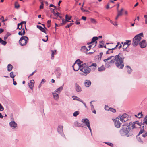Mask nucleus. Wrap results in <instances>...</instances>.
<instances>
[{"label":"nucleus","mask_w":147,"mask_h":147,"mask_svg":"<svg viewBox=\"0 0 147 147\" xmlns=\"http://www.w3.org/2000/svg\"><path fill=\"white\" fill-rule=\"evenodd\" d=\"M62 22L61 23L59 24V26H62L65 24H66L67 22H69V21L67 20L66 19L65 20L63 18L62 19Z\"/></svg>","instance_id":"nucleus-18"},{"label":"nucleus","mask_w":147,"mask_h":147,"mask_svg":"<svg viewBox=\"0 0 147 147\" xmlns=\"http://www.w3.org/2000/svg\"><path fill=\"white\" fill-rule=\"evenodd\" d=\"M142 114L141 113H139L138 114H137V115H135V116L136 117H137L139 118H141V117L142 116Z\"/></svg>","instance_id":"nucleus-43"},{"label":"nucleus","mask_w":147,"mask_h":147,"mask_svg":"<svg viewBox=\"0 0 147 147\" xmlns=\"http://www.w3.org/2000/svg\"><path fill=\"white\" fill-rule=\"evenodd\" d=\"M63 88V85L62 86H61L57 89L55 90V91L54 92L58 93L60 94V92L62 91Z\"/></svg>","instance_id":"nucleus-16"},{"label":"nucleus","mask_w":147,"mask_h":147,"mask_svg":"<svg viewBox=\"0 0 147 147\" xmlns=\"http://www.w3.org/2000/svg\"><path fill=\"white\" fill-rule=\"evenodd\" d=\"M76 89L77 92H80L81 91V89L78 84L76 83L75 84Z\"/></svg>","instance_id":"nucleus-17"},{"label":"nucleus","mask_w":147,"mask_h":147,"mask_svg":"<svg viewBox=\"0 0 147 147\" xmlns=\"http://www.w3.org/2000/svg\"><path fill=\"white\" fill-rule=\"evenodd\" d=\"M74 125L76 127H84L82 125L78 122L77 121H76L74 122Z\"/></svg>","instance_id":"nucleus-22"},{"label":"nucleus","mask_w":147,"mask_h":147,"mask_svg":"<svg viewBox=\"0 0 147 147\" xmlns=\"http://www.w3.org/2000/svg\"><path fill=\"white\" fill-rule=\"evenodd\" d=\"M135 123H133L132 124V129H134V128H136V127L135 126ZM131 130H132V129H131Z\"/></svg>","instance_id":"nucleus-60"},{"label":"nucleus","mask_w":147,"mask_h":147,"mask_svg":"<svg viewBox=\"0 0 147 147\" xmlns=\"http://www.w3.org/2000/svg\"><path fill=\"white\" fill-rule=\"evenodd\" d=\"M113 57V56H111L108 57V58H107V59H105L104 60V61L105 62H106L107 61L111 59L112 57Z\"/></svg>","instance_id":"nucleus-39"},{"label":"nucleus","mask_w":147,"mask_h":147,"mask_svg":"<svg viewBox=\"0 0 147 147\" xmlns=\"http://www.w3.org/2000/svg\"><path fill=\"white\" fill-rule=\"evenodd\" d=\"M92 102H93L92 101L91 102H90V106L91 107V109H94V107L93 105H92Z\"/></svg>","instance_id":"nucleus-54"},{"label":"nucleus","mask_w":147,"mask_h":147,"mask_svg":"<svg viewBox=\"0 0 147 147\" xmlns=\"http://www.w3.org/2000/svg\"><path fill=\"white\" fill-rule=\"evenodd\" d=\"M26 21H22L20 23L18 24V26L19 25H22V24H23L24 23H25V29L26 30H27V29L26 28Z\"/></svg>","instance_id":"nucleus-33"},{"label":"nucleus","mask_w":147,"mask_h":147,"mask_svg":"<svg viewBox=\"0 0 147 147\" xmlns=\"http://www.w3.org/2000/svg\"><path fill=\"white\" fill-rule=\"evenodd\" d=\"M81 10L83 12H87L88 11L87 10H86L84 9L83 8V7H81L80 8Z\"/></svg>","instance_id":"nucleus-56"},{"label":"nucleus","mask_w":147,"mask_h":147,"mask_svg":"<svg viewBox=\"0 0 147 147\" xmlns=\"http://www.w3.org/2000/svg\"><path fill=\"white\" fill-rule=\"evenodd\" d=\"M131 123L129 122V124H125V125H123V126H124L125 125H126L127 127H128L129 125H131Z\"/></svg>","instance_id":"nucleus-63"},{"label":"nucleus","mask_w":147,"mask_h":147,"mask_svg":"<svg viewBox=\"0 0 147 147\" xmlns=\"http://www.w3.org/2000/svg\"><path fill=\"white\" fill-rule=\"evenodd\" d=\"M79 114V112L78 111H75L73 113V116L74 117H76Z\"/></svg>","instance_id":"nucleus-35"},{"label":"nucleus","mask_w":147,"mask_h":147,"mask_svg":"<svg viewBox=\"0 0 147 147\" xmlns=\"http://www.w3.org/2000/svg\"><path fill=\"white\" fill-rule=\"evenodd\" d=\"M20 7V5L17 2H16L15 3V7L17 9L18 8Z\"/></svg>","instance_id":"nucleus-34"},{"label":"nucleus","mask_w":147,"mask_h":147,"mask_svg":"<svg viewBox=\"0 0 147 147\" xmlns=\"http://www.w3.org/2000/svg\"><path fill=\"white\" fill-rule=\"evenodd\" d=\"M74 24V23H70L69 24L67 25V26H66V28H69L70 26H71L72 25Z\"/></svg>","instance_id":"nucleus-48"},{"label":"nucleus","mask_w":147,"mask_h":147,"mask_svg":"<svg viewBox=\"0 0 147 147\" xmlns=\"http://www.w3.org/2000/svg\"><path fill=\"white\" fill-rule=\"evenodd\" d=\"M144 131V128H143L142 129H141L140 130V132H139L137 136H138L139 135H140V134L142 133Z\"/></svg>","instance_id":"nucleus-49"},{"label":"nucleus","mask_w":147,"mask_h":147,"mask_svg":"<svg viewBox=\"0 0 147 147\" xmlns=\"http://www.w3.org/2000/svg\"><path fill=\"white\" fill-rule=\"evenodd\" d=\"M51 51L52 52V54H51V59H53L54 58L55 53L56 52V50H55L54 51L52 50Z\"/></svg>","instance_id":"nucleus-31"},{"label":"nucleus","mask_w":147,"mask_h":147,"mask_svg":"<svg viewBox=\"0 0 147 147\" xmlns=\"http://www.w3.org/2000/svg\"><path fill=\"white\" fill-rule=\"evenodd\" d=\"M72 97H74V98H73V100H77L81 102L82 100L81 99L76 96H73Z\"/></svg>","instance_id":"nucleus-27"},{"label":"nucleus","mask_w":147,"mask_h":147,"mask_svg":"<svg viewBox=\"0 0 147 147\" xmlns=\"http://www.w3.org/2000/svg\"><path fill=\"white\" fill-rule=\"evenodd\" d=\"M82 19L84 20H86V17L82 16Z\"/></svg>","instance_id":"nucleus-64"},{"label":"nucleus","mask_w":147,"mask_h":147,"mask_svg":"<svg viewBox=\"0 0 147 147\" xmlns=\"http://www.w3.org/2000/svg\"><path fill=\"white\" fill-rule=\"evenodd\" d=\"M138 136H136V137L137 139V140L138 141L141 143H143V141L141 139V138L139 137H138Z\"/></svg>","instance_id":"nucleus-37"},{"label":"nucleus","mask_w":147,"mask_h":147,"mask_svg":"<svg viewBox=\"0 0 147 147\" xmlns=\"http://www.w3.org/2000/svg\"><path fill=\"white\" fill-rule=\"evenodd\" d=\"M97 65L96 63H92L89 65L86 63H83L80 60H77L74 65L72 66L74 70L76 71L78 69L83 72L84 74L87 75L89 74L91 71H94L96 68Z\"/></svg>","instance_id":"nucleus-1"},{"label":"nucleus","mask_w":147,"mask_h":147,"mask_svg":"<svg viewBox=\"0 0 147 147\" xmlns=\"http://www.w3.org/2000/svg\"><path fill=\"white\" fill-rule=\"evenodd\" d=\"M105 143L111 147L113 146V144L111 143L105 142Z\"/></svg>","instance_id":"nucleus-50"},{"label":"nucleus","mask_w":147,"mask_h":147,"mask_svg":"<svg viewBox=\"0 0 147 147\" xmlns=\"http://www.w3.org/2000/svg\"><path fill=\"white\" fill-rule=\"evenodd\" d=\"M81 51L82 52H85L88 51V48L86 46H83L81 47Z\"/></svg>","instance_id":"nucleus-19"},{"label":"nucleus","mask_w":147,"mask_h":147,"mask_svg":"<svg viewBox=\"0 0 147 147\" xmlns=\"http://www.w3.org/2000/svg\"><path fill=\"white\" fill-rule=\"evenodd\" d=\"M107 49H108V50H107L106 52V54H107L112 53L113 52V51L111 50L110 48H107Z\"/></svg>","instance_id":"nucleus-30"},{"label":"nucleus","mask_w":147,"mask_h":147,"mask_svg":"<svg viewBox=\"0 0 147 147\" xmlns=\"http://www.w3.org/2000/svg\"><path fill=\"white\" fill-rule=\"evenodd\" d=\"M111 63L109 62H105V66L107 68H109L110 66V64Z\"/></svg>","instance_id":"nucleus-36"},{"label":"nucleus","mask_w":147,"mask_h":147,"mask_svg":"<svg viewBox=\"0 0 147 147\" xmlns=\"http://www.w3.org/2000/svg\"><path fill=\"white\" fill-rule=\"evenodd\" d=\"M55 9H53L52 8L50 9V10L51 12H52L55 16H58L59 14H60L58 12H57V13H56L54 11Z\"/></svg>","instance_id":"nucleus-20"},{"label":"nucleus","mask_w":147,"mask_h":147,"mask_svg":"<svg viewBox=\"0 0 147 147\" xmlns=\"http://www.w3.org/2000/svg\"><path fill=\"white\" fill-rule=\"evenodd\" d=\"M129 46V45H125V44L124 43L123 46V49H125L128 47Z\"/></svg>","instance_id":"nucleus-44"},{"label":"nucleus","mask_w":147,"mask_h":147,"mask_svg":"<svg viewBox=\"0 0 147 147\" xmlns=\"http://www.w3.org/2000/svg\"><path fill=\"white\" fill-rule=\"evenodd\" d=\"M91 22L92 23L94 24H96L97 23V22L96 20L93 18H91L90 19Z\"/></svg>","instance_id":"nucleus-42"},{"label":"nucleus","mask_w":147,"mask_h":147,"mask_svg":"<svg viewBox=\"0 0 147 147\" xmlns=\"http://www.w3.org/2000/svg\"><path fill=\"white\" fill-rule=\"evenodd\" d=\"M98 37H93L92 41L89 42H88L87 43V44L88 45H90V44H93V43H94V42H95V45L94 46V47H95L96 45V43H97V42L96 41L98 40Z\"/></svg>","instance_id":"nucleus-8"},{"label":"nucleus","mask_w":147,"mask_h":147,"mask_svg":"<svg viewBox=\"0 0 147 147\" xmlns=\"http://www.w3.org/2000/svg\"><path fill=\"white\" fill-rule=\"evenodd\" d=\"M59 94L55 92H53L52 93L53 98L55 100L57 101L59 98Z\"/></svg>","instance_id":"nucleus-14"},{"label":"nucleus","mask_w":147,"mask_h":147,"mask_svg":"<svg viewBox=\"0 0 147 147\" xmlns=\"http://www.w3.org/2000/svg\"><path fill=\"white\" fill-rule=\"evenodd\" d=\"M13 66L10 64H9L7 66V70L9 71H11L13 68Z\"/></svg>","instance_id":"nucleus-25"},{"label":"nucleus","mask_w":147,"mask_h":147,"mask_svg":"<svg viewBox=\"0 0 147 147\" xmlns=\"http://www.w3.org/2000/svg\"><path fill=\"white\" fill-rule=\"evenodd\" d=\"M131 42V40H127L126 41V42L124 43L125 45H129V46L130 45V44H129V43Z\"/></svg>","instance_id":"nucleus-45"},{"label":"nucleus","mask_w":147,"mask_h":147,"mask_svg":"<svg viewBox=\"0 0 147 147\" xmlns=\"http://www.w3.org/2000/svg\"><path fill=\"white\" fill-rule=\"evenodd\" d=\"M106 44L107 45H110L109 46H108V48H111L112 47H114V44L113 43H106Z\"/></svg>","instance_id":"nucleus-38"},{"label":"nucleus","mask_w":147,"mask_h":147,"mask_svg":"<svg viewBox=\"0 0 147 147\" xmlns=\"http://www.w3.org/2000/svg\"><path fill=\"white\" fill-rule=\"evenodd\" d=\"M107 20L109 21L113 25H114L115 26H117V25L116 24V23L115 22V23H113L112 20H111L109 18H106Z\"/></svg>","instance_id":"nucleus-32"},{"label":"nucleus","mask_w":147,"mask_h":147,"mask_svg":"<svg viewBox=\"0 0 147 147\" xmlns=\"http://www.w3.org/2000/svg\"><path fill=\"white\" fill-rule=\"evenodd\" d=\"M124 57L121 53H119L115 56L113 59L110 61L112 64L115 63V65L117 68L120 69H123L124 66Z\"/></svg>","instance_id":"nucleus-2"},{"label":"nucleus","mask_w":147,"mask_h":147,"mask_svg":"<svg viewBox=\"0 0 147 147\" xmlns=\"http://www.w3.org/2000/svg\"><path fill=\"white\" fill-rule=\"evenodd\" d=\"M10 127L13 129H15L17 127V124L14 121H11L9 123Z\"/></svg>","instance_id":"nucleus-11"},{"label":"nucleus","mask_w":147,"mask_h":147,"mask_svg":"<svg viewBox=\"0 0 147 147\" xmlns=\"http://www.w3.org/2000/svg\"><path fill=\"white\" fill-rule=\"evenodd\" d=\"M65 19L67 20H68L69 21V20H71V16H70V17H69L68 15L67 14L65 15Z\"/></svg>","instance_id":"nucleus-40"},{"label":"nucleus","mask_w":147,"mask_h":147,"mask_svg":"<svg viewBox=\"0 0 147 147\" xmlns=\"http://www.w3.org/2000/svg\"><path fill=\"white\" fill-rule=\"evenodd\" d=\"M25 33V30L24 28L22 29V30L20 32H18V34L19 35L22 36L24 35Z\"/></svg>","instance_id":"nucleus-21"},{"label":"nucleus","mask_w":147,"mask_h":147,"mask_svg":"<svg viewBox=\"0 0 147 147\" xmlns=\"http://www.w3.org/2000/svg\"><path fill=\"white\" fill-rule=\"evenodd\" d=\"M82 122L85 124V125L87 126L89 129L90 132L92 133V130L90 125V121L87 118L82 119Z\"/></svg>","instance_id":"nucleus-6"},{"label":"nucleus","mask_w":147,"mask_h":147,"mask_svg":"<svg viewBox=\"0 0 147 147\" xmlns=\"http://www.w3.org/2000/svg\"><path fill=\"white\" fill-rule=\"evenodd\" d=\"M98 71H102L105 70V68L103 65H102L101 67L98 68Z\"/></svg>","instance_id":"nucleus-24"},{"label":"nucleus","mask_w":147,"mask_h":147,"mask_svg":"<svg viewBox=\"0 0 147 147\" xmlns=\"http://www.w3.org/2000/svg\"><path fill=\"white\" fill-rule=\"evenodd\" d=\"M4 108L2 105L0 106V111H2L4 110Z\"/></svg>","instance_id":"nucleus-61"},{"label":"nucleus","mask_w":147,"mask_h":147,"mask_svg":"<svg viewBox=\"0 0 147 147\" xmlns=\"http://www.w3.org/2000/svg\"><path fill=\"white\" fill-rule=\"evenodd\" d=\"M128 115L126 113H124L121 117H118L120 118V119L122 122H125L128 120Z\"/></svg>","instance_id":"nucleus-7"},{"label":"nucleus","mask_w":147,"mask_h":147,"mask_svg":"<svg viewBox=\"0 0 147 147\" xmlns=\"http://www.w3.org/2000/svg\"><path fill=\"white\" fill-rule=\"evenodd\" d=\"M90 45H89V46H88V50H90V49H91V47H92V45L93 44H92V45H91V44H90Z\"/></svg>","instance_id":"nucleus-55"},{"label":"nucleus","mask_w":147,"mask_h":147,"mask_svg":"<svg viewBox=\"0 0 147 147\" xmlns=\"http://www.w3.org/2000/svg\"><path fill=\"white\" fill-rule=\"evenodd\" d=\"M147 117V116H146L145 117V118H144V120H145L144 122H143L142 123V124L144 125L145 123L146 124V125H147V119H146Z\"/></svg>","instance_id":"nucleus-46"},{"label":"nucleus","mask_w":147,"mask_h":147,"mask_svg":"<svg viewBox=\"0 0 147 147\" xmlns=\"http://www.w3.org/2000/svg\"><path fill=\"white\" fill-rule=\"evenodd\" d=\"M37 28H39V29L41 31H42V32H43L46 34L45 30L43 27L39 25H37Z\"/></svg>","instance_id":"nucleus-23"},{"label":"nucleus","mask_w":147,"mask_h":147,"mask_svg":"<svg viewBox=\"0 0 147 147\" xmlns=\"http://www.w3.org/2000/svg\"><path fill=\"white\" fill-rule=\"evenodd\" d=\"M22 25H18V28H17L19 29V30H21L22 29Z\"/></svg>","instance_id":"nucleus-62"},{"label":"nucleus","mask_w":147,"mask_h":147,"mask_svg":"<svg viewBox=\"0 0 147 147\" xmlns=\"http://www.w3.org/2000/svg\"><path fill=\"white\" fill-rule=\"evenodd\" d=\"M41 5L40 6V9H43V8L44 4L43 2H41Z\"/></svg>","instance_id":"nucleus-51"},{"label":"nucleus","mask_w":147,"mask_h":147,"mask_svg":"<svg viewBox=\"0 0 147 147\" xmlns=\"http://www.w3.org/2000/svg\"><path fill=\"white\" fill-rule=\"evenodd\" d=\"M0 43L4 45H5L7 43L6 41L3 40L1 38H0Z\"/></svg>","instance_id":"nucleus-29"},{"label":"nucleus","mask_w":147,"mask_h":147,"mask_svg":"<svg viewBox=\"0 0 147 147\" xmlns=\"http://www.w3.org/2000/svg\"><path fill=\"white\" fill-rule=\"evenodd\" d=\"M123 10V8H122L120 11H119L118 10H117V12H118L117 15H118V16H121L123 14L122 12Z\"/></svg>","instance_id":"nucleus-26"},{"label":"nucleus","mask_w":147,"mask_h":147,"mask_svg":"<svg viewBox=\"0 0 147 147\" xmlns=\"http://www.w3.org/2000/svg\"><path fill=\"white\" fill-rule=\"evenodd\" d=\"M126 67L128 68L127 72L129 74H130L132 71L131 68L129 66H126Z\"/></svg>","instance_id":"nucleus-28"},{"label":"nucleus","mask_w":147,"mask_h":147,"mask_svg":"<svg viewBox=\"0 0 147 147\" xmlns=\"http://www.w3.org/2000/svg\"><path fill=\"white\" fill-rule=\"evenodd\" d=\"M34 81L33 80H32L30 81V82L28 83V85L30 88L31 90H33L34 85Z\"/></svg>","instance_id":"nucleus-12"},{"label":"nucleus","mask_w":147,"mask_h":147,"mask_svg":"<svg viewBox=\"0 0 147 147\" xmlns=\"http://www.w3.org/2000/svg\"><path fill=\"white\" fill-rule=\"evenodd\" d=\"M10 77L12 78H13L15 76V75L14 74V72H11L10 73Z\"/></svg>","instance_id":"nucleus-41"},{"label":"nucleus","mask_w":147,"mask_h":147,"mask_svg":"<svg viewBox=\"0 0 147 147\" xmlns=\"http://www.w3.org/2000/svg\"><path fill=\"white\" fill-rule=\"evenodd\" d=\"M109 110L113 113L116 112L115 109L112 108H109Z\"/></svg>","instance_id":"nucleus-47"},{"label":"nucleus","mask_w":147,"mask_h":147,"mask_svg":"<svg viewBox=\"0 0 147 147\" xmlns=\"http://www.w3.org/2000/svg\"><path fill=\"white\" fill-rule=\"evenodd\" d=\"M84 84L86 87H88L91 85V83L90 81L86 80L84 81Z\"/></svg>","instance_id":"nucleus-15"},{"label":"nucleus","mask_w":147,"mask_h":147,"mask_svg":"<svg viewBox=\"0 0 147 147\" xmlns=\"http://www.w3.org/2000/svg\"><path fill=\"white\" fill-rule=\"evenodd\" d=\"M139 44L141 48H144L147 45V43L146 40H142L140 42Z\"/></svg>","instance_id":"nucleus-10"},{"label":"nucleus","mask_w":147,"mask_h":147,"mask_svg":"<svg viewBox=\"0 0 147 147\" xmlns=\"http://www.w3.org/2000/svg\"><path fill=\"white\" fill-rule=\"evenodd\" d=\"M121 123L119 121V118H117L115 120L114 125L116 127L119 128L120 127Z\"/></svg>","instance_id":"nucleus-9"},{"label":"nucleus","mask_w":147,"mask_h":147,"mask_svg":"<svg viewBox=\"0 0 147 147\" xmlns=\"http://www.w3.org/2000/svg\"><path fill=\"white\" fill-rule=\"evenodd\" d=\"M46 37L47 38V39H46V40H45L44 39H42V40L44 42H47L48 40V36H46Z\"/></svg>","instance_id":"nucleus-57"},{"label":"nucleus","mask_w":147,"mask_h":147,"mask_svg":"<svg viewBox=\"0 0 147 147\" xmlns=\"http://www.w3.org/2000/svg\"><path fill=\"white\" fill-rule=\"evenodd\" d=\"M28 40V38L25 36H22L19 40L20 45L23 46L25 45Z\"/></svg>","instance_id":"nucleus-5"},{"label":"nucleus","mask_w":147,"mask_h":147,"mask_svg":"<svg viewBox=\"0 0 147 147\" xmlns=\"http://www.w3.org/2000/svg\"><path fill=\"white\" fill-rule=\"evenodd\" d=\"M141 36H143V33H141L136 36L133 39L132 44L133 46H137L141 39Z\"/></svg>","instance_id":"nucleus-4"},{"label":"nucleus","mask_w":147,"mask_h":147,"mask_svg":"<svg viewBox=\"0 0 147 147\" xmlns=\"http://www.w3.org/2000/svg\"><path fill=\"white\" fill-rule=\"evenodd\" d=\"M142 136L144 137H146L147 136V132L143 134Z\"/></svg>","instance_id":"nucleus-58"},{"label":"nucleus","mask_w":147,"mask_h":147,"mask_svg":"<svg viewBox=\"0 0 147 147\" xmlns=\"http://www.w3.org/2000/svg\"><path fill=\"white\" fill-rule=\"evenodd\" d=\"M144 17L145 19V23L146 24H147V15H145Z\"/></svg>","instance_id":"nucleus-52"},{"label":"nucleus","mask_w":147,"mask_h":147,"mask_svg":"<svg viewBox=\"0 0 147 147\" xmlns=\"http://www.w3.org/2000/svg\"><path fill=\"white\" fill-rule=\"evenodd\" d=\"M63 126H59L58 127L57 131L58 133L60 134L62 136L63 135Z\"/></svg>","instance_id":"nucleus-13"},{"label":"nucleus","mask_w":147,"mask_h":147,"mask_svg":"<svg viewBox=\"0 0 147 147\" xmlns=\"http://www.w3.org/2000/svg\"><path fill=\"white\" fill-rule=\"evenodd\" d=\"M0 20L2 22H4V17L3 16H1V17L0 18Z\"/></svg>","instance_id":"nucleus-59"},{"label":"nucleus","mask_w":147,"mask_h":147,"mask_svg":"<svg viewBox=\"0 0 147 147\" xmlns=\"http://www.w3.org/2000/svg\"><path fill=\"white\" fill-rule=\"evenodd\" d=\"M105 109L106 110H109V107L107 105H105Z\"/></svg>","instance_id":"nucleus-53"},{"label":"nucleus","mask_w":147,"mask_h":147,"mask_svg":"<svg viewBox=\"0 0 147 147\" xmlns=\"http://www.w3.org/2000/svg\"><path fill=\"white\" fill-rule=\"evenodd\" d=\"M120 134L122 136L129 137L132 135L133 132L130 127H122L119 131Z\"/></svg>","instance_id":"nucleus-3"}]
</instances>
